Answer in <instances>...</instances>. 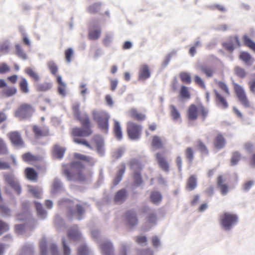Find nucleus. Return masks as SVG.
I'll return each mask as SVG.
<instances>
[{"mask_svg":"<svg viewBox=\"0 0 255 255\" xmlns=\"http://www.w3.org/2000/svg\"><path fill=\"white\" fill-rule=\"evenodd\" d=\"M226 143V139L221 133H218L214 139V145L216 148L220 149L223 148Z\"/></svg>","mask_w":255,"mask_h":255,"instance_id":"25","label":"nucleus"},{"mask_svg":"<svg viewBox=\"0 0 255 255\" xmlns=\"http://www.w3.org/2000/svg\"><path fill=\"white\" fill-rule=\"evenodd\" d=\"M101 35V30L99 28L96 30L90 29L89 31L88 37L91 40H97Z\"/></svg>","mask_w":255,"mask_h":255,"instance_id":"50","label":"nucleus"},{"mask_svg":"<svg viewBox=\"0 0 255 255\" xmlns=\"http://www.w3.org/2000/svg\"><path fill=\"white\" fill-rule=\"evenodd\" d=\"M47 65L51 73L56 76L58 71V67L56 64L53 61H50L47 62Z\"/></svg>","mask_w":255,"mask_h":255,"instance_id":"51","label":"nucleus"},{"mask_svg":"<svg viewBox=\"0 0 255 255\" xmlns=\"http://www.w3.org/2000/svg\"><path fill=\"white\" fill-rule=\"evenodd\" d=\"M114 132L116 137L118 140H121L123 137L122 131L120 123L118 121H115Z\"/></svg>","mask_w":255,"mask_h":255,"instance_id":"40","label":"nucleus"},{"mask_svg":"<svg viewBox=\"0 0 255 255\" xmlns=\"http://www.w3.org/2000/svg\"><path fill=\"white\" fill-rule=\"evenodd\" d=\"M150 198L152 203L158 204L162 200V196L159 192L153 191L151 193Z\"/></svg>","mask_w":255,"mask_h":255,"instance_id":"42","label":"nucleus"},{"mask_svg":"<svg viewBox=\"0 0 255 255\" xmlns=\"http://www.w3.org/2000/svg\"><path fill=\"white\" fill-rule=\"evenodd\" d=\"M10 71V68L5 63L0 64V74H4Z\"/></svg>","mask_w":255,"mask_h":255,"instance_id":"62","label":"nucleus"},{"mask_svg":"<svg viewBox=\"0 0 255 255\" xmlns=\"http://www.w3.org/2000/svg\"><path fill=\"white\" fill-rule=\"evenodd\" d=\"M24 72L31 78L34 83L39 81L40 79V76L38 74L31 68H26L24 70Z\"/></svg>","mask_w":255,"mask_h":255,"instance_id":"30","label":"nucleus"},{"mask_svg":"<svg viewBox=\"0 0 255 255\" xmlns=\"http://www.w3.org/2000/svg\"><path fill=\"white\" fill-rule=\"evenodd\" d=\"M32 129L35 137L37 138L46 136L49 135V130L47 128H41L35 125L33 127Z\"/></svg>","mask_w":255,"mask_h":255,"instance_id":"23","label":"nucleus"},{"mask_svg":"<svg viewBox=\"0 0 255 255\" xmlns=\"http://www.w3.org/2000/svg\"><path fill=\"white\" fill-rule=\"evenodd\" d=\"M72 109L75 118L80 122L82 126V128L75 127L71 128V133L73 141L93 149V147L86 139L83 138L89 136L93 133L91 123L88 115L86 114L81 115L79 104L73 105Z\"/></svg>","mask_w":255,"mask_h":255,"instance_id":"1","label":"nucleus"},{"mask_svg":"<svg viewBox=\"0 0 255 255\" xmlns=\"http://www.w3.org/2000/svg\"><path fill=\"white\" fill-rule=\"evenodd\" d=\"M127 133L129 138L132 140L139 139L142 132V127L133 122H128L127 125Z\"/></svg>","mask_w":255,"mask_h":255,"instance_id":"8","label":"nucleus"},{"mask_svg":"<svg viewBox=\"0 0 255 255\" xmlns=\"http://www.w3.org/2000/svg\"><path fill=\"white\" fill-rule=\"evenodd\" d=\"M126 170V165L125 163L121 164L119 168L117 175L114 180L115 185H118L122 179V177Z\"/></svg>","mask_w":255,"mask_h":255,"instance_id":"33","label":"nucleus"},{"mask_svg":"<svg viewBox=\"0 0 255 255\" xmlns=\"http://www.w3.org/2000/svg\"><path fill=\"white\" fill-rule=\"evenodd\" d=\"M0 89H2L1 95L6 97H12L17 92V89L14 86H8L3 79H0Z\"/></svg>","mask_w":255,"mask_h":255,"instance_id":"11","label":"nucleus"},{"mask_svg":"<svg viewBox=\"0 0 255 255\" xmlns=\"http://www.w3.org/2000/svg\"><path fill=\"white\" fill-rule=\"evenodd\" d=\"M124 218L126 224L129 227H133L138 224L136 213L133 210H128L124 214Z\"/></svg>","mask_w":255,"mask_h":255,"instance_id":"13","label":"nucleus"},{"mask_svg":"<svg viewBox=\"0 0 255 255\" xmlns=\"http://www.w3.org/2000/svg\"><path fill=\"white\" fill-rule=\"evenodd\" d=\"M240 42L237 36L231 37V41L226 42L223 43V47L229 52H233L235 46H240Z\"/></svg>","mask_w":255,"mask_h":255,"instance_id":"18","label":"nucleus"},{"mask_svg":"<svg viewBox=\"0 0 255 255\" xmlns=\"http://www.w3.org/2000/svg\"><path fill=\"white\" fill-rule=\"evenodd\" d=\"M127 196V193L126 189H121L116 193L114 198V201L117 203H122L125 200Z\"/></svg>","mask_w":255,"mask_h":255,"instance_id":"31","label":"nucleus"},{"mask_svg":"<svg viewBox=\"0 0 255 255\" xmlns=\"http://www.w3.org/2000/svg\"><path fill=\"white\" fill-rule=\"evenodd\" d=\"M74 157L76 159L84 161L91 165L94 164L92 157L88 156L81 153H76L74 154Z\"/></svg>","mask_w":255,"mask_h":255,"instance_id":"39","label":"nucleus"},{"mask_svg":"<svg viewBox=\"0 0 255 255\" xmlns=\"http://www.w3.org/2000/svg\"><path fill=\"white\" fill-rule=\"evenodd\" d=\"M179 77L181 81L187 84H190L191 83V77L190 75L186 72H181L179 75Z\"/></svg>","mask_w":255,"mask_h":255,"instance_id":"53","label":"nucleus"},{"mask_svg":"<svg viewBox=\"0 0 255 255\" xmlns=\"http://www.w3.org/2000/svg\"><path fill=\"white\" fill-rule=\"evenodd\" d=\"M151 146L154 149L164 148V143L161 138L157 135H153L151 137Z\"/></svg>","mask_w":255,"mask_h":255,"instance_id":"21","label":"nucleus"},{"mask_svg":"<svg viewBox=\"0 0 255 255\" xmlns=\"http://www.w3.org/2000/svg\"><path fill=\"white\" fill-rule=\"evenodd\" d=\"M179 95L183 99H190L191 95L188 88L183 85L182 86L179 92Z\"/></svg>","mask_w":255,"mask_h":255,"instance_id":"48","label":"nucleus"},{"mask_svg":"<svg viewBox=\"0 0 255 255\" xmlns=\"http://www.w3.org/2000/svg\"><path fill=\"white\" fill-rule=\"evenodd\" d=\"M234 72L235 74L238 77L243 78L247 74V73L245 69L240 67H236L235 68Z\"/></svg>","mask_w":255,"mask_h":255,"instance_id":"56","label":"nucleus"},{"mask_svg":"<svg viewBox=\"0 0 255 255\" xmlns=\"http://www.w3.org/2000/svg\"><path fill=\"white\" fill-rule=\"evenodd\" d=\"M93 120L97 123L99 128L107 132L109 128L110 115L104 111H94L92 112Z\"/></svg>","mask_w":255,"mask_h":255,"instance_id":"6","label":"nucleus"},{"mask_svg":"<svg viewBox=\"0 0 255 255\" xmlns=\"http://www.w3.org/2000/svg\"><path fill=\"white\" fill-rule=\"evenodd\" d=\"M35 86L37 91L45 92L50 89L52 87V84L49 82H44L41 84H37Z\"/></svg>","mask_w":255,"mask_h":255,"instance_id":"44","label":"nucleus"},{"mask_svg":"<svg viewBox=\"0 0 255 255\" xmlns=\"http://www.w3.org/2000/svg\"><path fill=\"white\" fill-rule=\"evenodd\" d=\"M24 173L25 177L28 180L33 182L37 181L38 177V173L33 168L26 167L24 169Z\"/></svg>","mask_w":255,"mask_h":255,"instance_id":"20","label":"nucleus"},{"mask_svg":"<svg viewBox=\"0 0 255 255\" xmlns=\"http://www.w3.org/2000/svg\"><path fill=\"white\" fill-rule=\"evenodd\" d=\"M35 207L38 215L42 218L46 216V212L43 209L42 205L38 202H35Z\"/></svg>","mask_w":255,"mask_h":255,"instance_id":"52","label":"nucleus"},{"mask_svg":"<svg viewBox=\"0 0 255 255\" xmlns=\"http://www.w3.org/2000/svg\"><path fill=\"white\" fill-rule=\"evenodd\" d=\"M33 111L32 106L28 104H21L14 112V116L20 120L26 119Z\"/></svg>","mask_w":255,"mask_h":255,"instance_id":"9","label":"nucleus"},{"mask_svg":"<svg viewBox=\"0 0 255 255\" xmlns=\"http://www.w3.org/2000/svg\"><path fill=\"white\" fill-rule=\"evenodd\" d=\"M198 68L200 72L204 74L207 78L212 77L214 75V69L208 65L202 64L199 66Z\"/></svg>","mask_w":255,"mask_h":255,"instance_id":"29","label":"nucleus"},{"mask_svg":"<svg viewBox=\"0 0 255 255\" xmlns=\"http://www.w3.org/2000/svg\"><path fill=\"white\" fill-rule=\"evenodd\" d=\"M253 181H248L245 183L243 186V189L245 191H249L254 185Z\"/></svg>","mask_w":255,"mask_h":255,"instance_id":"64","label":"nucleus"},{"mask_svg":"<svg viewBox=\"0 0 255 255\" xmlns=\"http://www.w3.org/2000/svg\"><path fill=\"white\" fill-rule=\"evenodd\" d=\"M84 168V165L82 163L74 161L68 165L63 166V173L69 180L75 177L76 180L82 181L85 180V175L82 172Z\"/></svg>","mask_w":255,"mask_h":255,"instance_id":"3","label":"nucleus"},{"mask_svg":"<svg viewBox=\"0 0 255 255\" xmlns=\"http://www.w3.org/2000/svg\"><path fill=\"white\" fill-rule=\"evenodd\" d=\"M15 54L19 58L23 60H26L27 59V55L24 52L22 47L19 44H16L15 46Z\"/></svg>","mask_w":255,"mask_h":255,"instance_id":"45","label":"nucleus"},{"mask_svg":"<svg viewBox=\"0 0 255 255\" xmlns=\"http://www.w3.org/2000/svg\"><path fill=\"white\" fill-rule=\"evenodd\" d=\"M242 156L241 153L238 151H234L232 153V158L231 159V164L232 166L237 165L242 159Z\"/></svg>","mask_w":255,"mask_h":255,"instance_id":"41","label":"nucleus"},{"mask_svg":"<svg viewBox=\"0 0 255 255\" xmlns=\"http://www.w3.org/2000/svg\"><path fill=\"white\" fill-rule=\"evenodd\" d=\"M225 181V178L223 175H220L218 176L217 179V185L222 195H226L229 190L228 184L224 183Z\"/></svg>","mask_w":255,"mask_h":255,"instance_id":"17","label":"nucleus"},{"mask_svg":"<svg viewBox=\"0 0 255 255\" xmlns=\"http://www.w3.org/2000/svg\"><path fill=\"white\" fill-rule=\"evenodd\" d=\"M92 143H93L96 148L97 152L103 155L104 153V142L103 138L99 135H95L91 139Z\"/></svg>","mask_w":255,"mask_h":255,"instance_id":"16","label":"nucleus"},{"mask_svg":"<svg viewBox=\"0 0 255 255\" xmlns=\"http://www.w3.org/2000/svg\"><path fill=\"white\" fill-rule=\"evenodd\" d=\"M238 217L235 214L225 212L220 216V222L221 226L226 230H230L237 224Z\"/></svg>","mask_w":255,"mask_h":255,"instance_id":"7","label":"nucleus"},{"mask_svg":"<svg viewBox=\"0 0 255 255\" xmlns=\"http://www.w3.org/2000/svg\"><path fill=\"white\" fill-rule=\"evenodd\" d=\"M65 149L58 145H55L52 150L53 155L57 158H62L64 154Z\"/></svg>","mask_w":255,"mask_h":255,"instance_id":"34","label":"nucleus"},{"mask_svg":"<svg viewBox=\"0 0 255 255\" xmlns=\"http://www.w3.org/2000/svg\"><path fill=\"white\" fill-rule=\"evenodd\" d=\"M218 87L221 89L224 94L216 89L214 90L215 94L214 101L216 105L222 109H226L229 107L227 97L230 95V92L227 85L222 81L216 82Z\"/></svg>","mask_w":255,"mask_h":255,"instance_id":"4","label":"nucleus"},{"mask_svg":"<svg viewBox=\"0 0 255 255\" xmlns=\"http://www.w3.org/2000/svg\"><path fill=\"white\" fill-rule=\"evenodd\" d=\"M194 81L196 84L200 86L201 88L205 89V84L200 77L198 75H195L194 77Z\"/></svg>","mask_w":255,"mask_h":255,"instance_id":"59","label":"nucleus"},{"mask_svg":"<svg viewBox=\"0 0 255 255\" xmlns=\"http://www.w3.org/2000/svg\"><path fill=\"white\" fill-rule=\"evenodd\" d=\"M170 116L174 121H181L180 114L177 108L174 105L170 106Z\"/></svg>","mask_w":255,"mask_h":255,"instance_id":"38","label":"nucleus"},{"mask_svg":"<svg viewBox=\"0 0 255 255\" xmlns=\"http://www.w3.org/2000/svg\"><path fill=\"white\" fill-rule=\"evenodd\" d=\"M197 182L196 176L192 175L187 179L186 188L189 191L193 190L197 187Z\"/></svg>","mask_w":255,"mask_h":255,"instance_id":"32","label":"nucleus"},{"mask_svg":"<svg viewBox=\"0 0 255 255\" xmlns=\"http://www.w3.org/2000/svg\"><path fill=\"white\" fill-rule=\"evenodd\" d=\"M101 9V4L95 3L90 5L88 8V12L91 14H94L98 12Z\"/></svg>","mask_w":255,"mask_h":255,"instance_id":"54","label":"nucleus"},{"mask_svg":"<svg viewBox=\"0 0 255 255\" xmlns=\"http://www.w3.org/2000/svg\"><path fill=\"white\" fill-rule=\"evenodd\" d=\"M68 236L71 239L75 241L80 239L81 235L78 230V227L77 226H74L69 230Z\"/></svg>","mask_w":255,"mask_h":255,"instance_id":"36","label":"nucleus"},{"mask_svg":"<svg viewBox=\"0 0 255 255\" xmlns=\"http://www.w3.org/2000/svg\"><path fill=\"white\" fill-rule=\"evenodd\" d=\"M7 136L12 144L15 146H24V141L20 133L17 131H11L8 133Z\"/></svg>","mask_w":255,"mask_h":255,"instance_id":"15","label":"nucleus"},{"mask_svg":"<svg viewBox=\"0 0 255 255\" xmlns=\"http://www.w3.org/2000/svg\"><path fill=\"white\" fill-rule=\"evenodd\" d=\"M58 205L61 208H66V216L68 219L75 218L80 220L83 218L85 212L84 204L69 199H62L59 201Z\"/></svg>","mask_w":255,"mask_h":255,"instance_id":"2","label":"nucleus"},{"mask_svg":"<svg viewBox=\"0 0 255 255\" xmlns=\"http://www.w3.org/2000/svg\"><path fill=\"white\" fill-rule=\"evenodd\" d=\"M196 147L202 154L205 155H208V149L205 143L201 140H198L197 141Z\"/></svg>","mask_w":255,"mask_h":255,"instance_id":"43","label":"nucleus"},{"mask_svg":"<svg viewBox=\"0 0 255 255\" xmlns=\"http://www.w3.org/2000/svg\"><path fill=\"white\" fill-rule=\"evenodd\" d=\"M129 166L131 170L134 172H139L142 169L143 164L141 161L136 158H132L130 160L128 163Z\"/></svg>","mask_w":255,"mask_h":255,"instance_id":"22","label":"nucleus"},{"mask_svg":"<svg viewBox=\"0 0 255 255\" xmlns=\"http://www.w3.org/2000/svg\"><path fill=\"white\" fill-rule=\"evenodd\" d=\"M133 179L134 184L137 186H139L142 183V180L141 176L140 171L133 172Z\"/></svg>","mask_w":255,"mask_h":255,"instance_id":"57","label":"nucleus"},{"mask_svg":"<svg viewBox=\"0 0 255 255\" xmlns=\"http://www.w3.org/2000/svg\"><path fill=\"white\" fill-rule=\"evenodd\" d=\"M57 82L58 84V91L60 95L64 96L66 95V84L62 81L59 75L56 76Z\"/></svg>","mask_w":255,"mask_h":255,"instance_id":"35","label":"nucleus"},{"mask_svg":"<svg viewBox=\"0 0 255 255\" xmlns=\"http://www.w3.org/2000/svg\"><path fill=\"white\" fill-rule=\"evenodd\" d=\"M8 229V225L0 220V235L6 232Z\"/></svg>","mask_w":255,"mask_h":255,"instance_id":"60","label":"nucleus"},{"mask_svg":"<svg viewBox=\"0 0 255 255\" xmlns=\"http://www.w3.org/2000/svg\"><path fill=\"white\" fill-rule=\"evenodd\" d=\"M8 153V149L4 141L0 138V155H5Z\"/></svg>","mask_w":255,"mask_h":255,"instance_id":"55","label":"nucleus"},{"mask_svg":"<svg viewBox=\"0 0 255 255\" xmlns=\"http://www.w3.org/2000/svg\"><path fill=\"white\" fill-rule=\"evenodd\" d=\"M129 115L131 118L137 121H144L146 118V116L144 114L138 112L134 109L130 110Z\"/></svg>","mask_w":255,"mask_h":255,"instance_id":"28","label":"nucleus"},{"mask_svg":"<svg viewBox=\"0 0 255 255\" xmlns=\"http://www.w3.org/2000/svg\"><path fill=\"white\" fill-rule=\"evenodd\" d=\"M19 87L20 90L22 93L26 94L29 92L28 83L25 78H20L19 81Z\"/></svg>","mask_w":255,"mask_h":255,"instance_id":"37","label":"nucleus"},{"mask_svg":"<svg viewBox=\"0 0 255 255\" xmlns=\"http://www.w3.org/2000/svg\"><path fill=\"white\" fill-rule=\"evenodd\" d=\"M3 176L5 183L13 189L17 195H19L21 193V187L15 180L13 174L11 173H4Z\"/></svg>","mask_w":255,"mask_h":255,"instance_id":"10","label":"nucleus"},{"mask_svg":"<svg viewBox=\"0 0 255 255\" xmlns=\"http://www.w3.org/2000/svg\"><path fill=\"white\" fill-rule=\"evenodd\" d=\"M194 149L191 147H188L185 150V155L188 162L192 163L194 159Z\"/></svg>","mask_w":255,"mask_h":255,"instance_id":"46","label":"nucleus"},{"mask_svg":"<svg viewBox=\"0 0 255 255\" xmlns=\"http://www.w3.org/2000/svg\"><path fill=\"white\" fill-rule=\"evenodd\" d=\"M21 158L24 162L31 163L37 162L40 159V157L36 155L32 154L30 152H27L21 155Z\"/></svg>","mask_w":255,"mask_h":255,"instance_id":"24","label":"nucleus"},{"mask_svg":"<svg viewBox=\"0 0 255 255\" xmlns=\"http://www.w3.org/2000/svg\"><path fill=\"white\" fill-rule=\"evenodd\" d=\"M234 90L238 99L242 105L245 107H249L250 103L242 87L237 84H235Z\"/></svg>","mask_w":255,"mask_h":255,"instance_id":"12","label":"nucleus"},{"mask_svg":"<svg viewBox=\"0 0 255 255\" xmlns=\"http://www.w3.org/2000/svg\"><path fill=\"white\" fill-rule=\"evenodd\" d=\"M150 76L151 72L149 66L147 64L141 65L138 69V80L144 82L149 79Z\"/></svg>","mask_w":255,"mask_h":255,"instance_id":"14","label":"nucleus"},{"mask_svg":"<svg viewBox=\"0 0 255 255\" xmlns=\"http://www.w3.org/2000/svg\"><path fill=\"white\" fill-rule=\"evenodd\" d=\"M88 253V249L86 246H82L78 249V255H87Z\"/></svg>","mask_w":255,"mask_h":255,"instance_id":"63","label":"nucleus"},{"mask_svg":"<svg viewBox=\"0 0 255 255\" xmlns=\"http://www.w3.org/2000/svg\"><path fill=\"white\" fill-rule=\"evenodd\" d=\"M155 157L160 167L164 171H168L169 164L163 153L158 152L156 154Z\"/></svg>","mask_w":255,"mask_h":255,"instance_id":"19","label":"nucleus"},{"mask_svg":"<svg viewBox=\"0 0 255 255\" xmlns=\"http://www.w3.org/2000/svg\"><path fill=\"white\" fill-rule=\"evenodd\" d=\"M103 255H114L113 247L109 242H105L101 245Z\"/></svg>","mask_w":255,"mask_h":255,"instance_id":"26","label":"nucleus"},{"mask_svg":"<svg viewBox=\"0 0 255 255\" xmlns=\"http://www.w3.org/2000/svg\"><path fill=\"white\" fill-rule=\"evenodd\" d=\"M239 58L248 66H251L254 61L251 54L245 51H243L240 53Z\"/></svg>","mask_w":255,"mask_h":255,"instance_id":"27","label":"nucleus"},{"mask_svg":"<svg viewBox=\"0 0 255 255\" xmlns=\"http://www.w3.org/2000/svg\"><path fill=\"white\" fill-rule=\"evenodd\" d=\"M73 55V51L72 48H69L65 51V57L67 63L71 62Z\"/></svg>","mask_w":255,"mask_h":255,"instance_id":"58","label":"nucleus"},{"mask_svg":"<svg viewBox=\"0 0 255 255\" xmlns=\"http://www.w3.org/2000/svg\"><path fill=\"white\" fill-rule=\"evenodd\" d=\"M244 44L255 52V42H254L248 36L245 35L243 37Z\"/></svg>","mask_w":255,"mask_h":255,"instance_id":"49","label":"nucleus"},{"mask_svg":"<svg viewBox=\"0 0 255 255\" xmlns=\"http://www.w3.org/2000/svg\"><path fill=\"white\" fill-rule=\"evenodd\" d=\"M208 110L202 104H191L187 111V119L190 121H195L199 116L204 121L208 115Z\"/></svg>","mask_w":255,"mask_h":255,"instance_id":"5","label":"nucleus"},{"mask_svg":"<svg viewBox=\"0 0 255 255\" xmlns=\"http://www.w3.org/2000/svg\"><path fill=\"white\" fill-rule=\"evenodd\" d=\"M157 221V216L155 213H149L146 217V223L148 225H154Z\"/></svg>","mask_w":255,"mask_h":255,"instance_id":"47","label":"nucleus"},{"mask_svg":"<svg viewBox=\"0 0 255 255\" xmlns=\"http://www.w3.org/2000/svg\"><path fill=\"white\" fill-rule=\"evenodd\" d=\"M41 255H46V243L44 240H41L40 243Z\"/></svg>","mask_w":255,"mask_h":255,"instance_id":"61","label":"nucleus"}]
</instances>
